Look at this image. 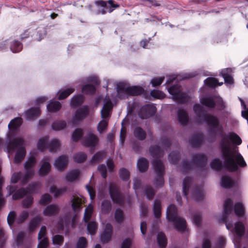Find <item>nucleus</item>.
Here are the masks:
<instances>
[{
    "instance_id": "obj_44",
    "label": "nucleus",
    "mask_w": 248,
    "mask_h": 248,
    "mask_svg": "<svg viewBox=\"0 0 248 248\" xmlns=\"http://www.w3.org/2000/svg\"><path fill=\"white\" fill-rule=\"evenodd\" d=\"M93 212V206L92 204H89L85 209L84 212V220L85 222H87L91 218Z\"/></svg>"
},
{
    "instance_id": "obj_41",
    "label": "nucleus",
    "mask_w": 248,
    "mask_h": 248,
    "mask_svg": "<svg viewBox=\"0 0 248 248\" xmlns=\"http://www.w3.org/2000/svg\"><path fill=\"white\" fill-rule=\"evenodd\" d=\"M61 143L59 140L57 139H52L48 144V149L50 152H56L60 147Z\"/></svg>"
},
{
    "instance_id": "obj_34",
    "label": "nucleus",
    "mask_w": 248,
    "mask_h": 248,
    "mask_svg": "<svg viewBox=\"0 0 248 248\" xmlns=\"http://www.w3.org/2000/svg\"><path fill=\"white\" fill-rule=\"evenodd\" d=\"M66 126V123L64 120H58L54 122L51 127L53 130L59 131L64 129Z\"/></svg>"
},
{
    "instance_id": "obj_40",
    "label": "nucleus",
    "mask_w": 248,
    "mask_h": 248,
    "mask_svg": "<svg viewBox=\"0 0 248 248\" xmlns=\"http://www.w3.org/2000/svg\"><path fill=\"white\" fill-rule=\"evenodd\" d=\"M66 190L67 187L66 186L61 188H57L56 186H52L50 188V192L54 194V196L55 197L62 195L63 193L66 192Z\"/></svg>"
},
{
    "instance_id": "obj_8",
    "label": "nucleus",
    "mask_w": 248,
    "mask_h": 248,
    "mask_svg": "<svg viewBox=\"0 0 248 248\" xmlns=\"http://www.w3.org/2000/svg\"><path fill=\"white\" fill-rule=\"evenodd\" d=\"M152 164L154 170L156 174L155 184L156 186H162L164 184V165L160 160L157 159L153 160Z\"/></svg>"
},
{
    "instance_id": "obj_10",
    "label": "nucleus",
    "mask_w": 248,
    "mask_h": 248,
    "mask_svg": "<svg viewBox=\"0 0 248 248\" xmlns=\"http://www.w3.org/2000/svg\"><path fill=\"white\" fill-rule=\"evenodd\" d=\"M36 163V158L35 156L32 155L30 156L24 164V169L25 173L23 176L22 182L23 183H27L29 180L34 175V170L33 167Z\"/></svg>"
},
{
    "instance_id": "obj_46",
    "label": "nucleus",
    "mask_w": 248,
    "mask_h": 248,
    "mask_svg": "<svg viewBox=\"0 0 248 248\" xmlns=\"http://www.w3.org/2000/svg\"><path fill=\"white\" fill-rule=\"evenodd\" d=\"M97 229V224L94 221H91L87 225V230L89 233L92 235H94Z\"/></svg>"
},
{
    "instance_id": "obj_54",
    "label": "nucleus",
    "mask_w": 248,
    "mask_h": 248,
    "mask_svg": "<svg viewBox=\"0 0 248 248\" xmlns=\"http://www.w3.org/2000/svg\"><path fill=\"white\" fill-rule=\"evenodd\" d=\"M74 88H68L65 90L61 92L58 97L59 100L63 99L69 96L71 93L74 92Z\"/></svg>"
},
{
    "instance_id": "obj_13",
    "label": "nucleus",
    "mask_w": 248,
    "mask_h": 248,
    "mask_svg": "<svg viewBox=\"0 0 248 248\" xmlns=\"http://www.w3.org/2000/svg\"><path fill=\"white\" fill-rule=\"evenodd\" d=\"M156 110V109L154 105L147 104L140 109L139 115L141 119H146L154 115Z\"/></svg>"
},
{
    "instance_id": "obj_15",
    "label": "nucleus",
    "mask_w": 248,
    "mask_h": 248,
    "mask_svg": "<svg viewBox=\"0 0 248 248\" xmlns=\"http://www.w3.org/2000/svg\"><path fill=\"white\" fill-rule=\"evenodd\" d=\"M39 243L37 248H46L48 245V238L46 236V228L45 226H42L38 233Z\"/></svg>"
},
{
    "instance_id": "obj_35",
    "label": "nucleus",
    "mask_w": 248,
    "mask_h": 248,
    "mask_svg": "<svg viewBox=\"0 0 248 248\" xmlns=\"http://www.w3.org/2000/svg\"><path fill=\"white\" fill-rule=\"evenodd\" d=\"M61 108V104L58 101H51L47 106L48 111L55 112Z\"/></svg>"
},
{
    "instance_id": "obj_5",
    "label": "nucleus",
    "mask_w": 248,
    "mask_h": 248,
    "mask_svg": "<svg viewBox=\"0 0 248 248\" xmlns=\"http://www.w3.org/2000/svg\"><path fill=\"white\" fill-rule=\"evenodd\" d=\"M167 218L168 220L173 223L175 228L180 232H183L186 229V221L177 214L176 207L170 205L167 209Z\"/></svg>"
},
{
    "instance_id": "obj_36",
    "label": "nucleus",
    "mask_w": 248,
    "mask_h": 248,
    "mask_svg": "<svg viewBox=\"0 0 248 248\" xmlns=\"http://www.w3.org/2000/svg\"><path fill=\"white\" fill-rule=\"evenodd\" d=\"M111 209V204L109 201L104 200L101 204V213L102 214H107L109 213Z\"/></svg>"
},
{
    "instance_id": "obj_52",
    "label": "nucleus",
    "mask_w": 248,
    "mask_h": 248,
    "mask_svg": "<svg viewBox=\"0 0 248 248\" xmlns=\"http://www.w3.org/2000/svg\"><path fill=\"white\" fill-rule=\"evenodd\" d=\"M234 211L235 214L238 216H241L244 213V208L242 203L238 202L234 206Z\"/></svg>"
},
{
    "instance_id": "obj_6",
    "label": "nucleus",
    "mask_w": 248,
    "mask_h": 248,
    "mask_svg": "<svg viewBox=\"0 0 248 248\" xmlns=\"http://www.w3.org/2000/svg\"><path fill=\"white\" fill-rule=\"evenodd\" d=\"M118 96L122 99L127 95H138L143 92L142 88L139 86H129L124 83H119L117 86Z\"/></svg>"
},
{
    "instance_id": "obj_3",
    "label": "nucleus",
    "mask_w": 248,
    "mask_h": 248,
    "mask_svg": "<svg viewBox=\"0 0 248 248\" xmlns=\"http://www.w3.org/2000/svg\"><path fill=\"white\" fill-rule=\"evenodd\" d=\"M193 109L199 118H204V120L209 126L211 135L216 136L217 134L221 133L222 127L216 117L209 114L204 115V108L200 104L195 105Z\"/></svg>"
},
{
    "instance_id": "obj_22",
    "label": "nucleus",
    "mask_w": 248,
    "mask_h": 248,
    "mask_svg": "<svg viewBox=\"0 0 248 248\" xmlns=\"http://www.w3.org/2000/svg\"><path fill=\"white\" fill-rule=\"evenodd\" d=\"M84 199L81 196H73L71 199L72 207L75 212H78L81 209V205Z\"/></svg>"
},
{
    "instance_id": "obj_60",
    "label": "nucleus",
    "mask_w": 248,
    "mask_h": 248,
    "mask_svg": "<svg viewBox=\"0 0 248 248\" xmlns=\"http://www.w3.org/2000/svg\"><path fill=\"white\" fill-rule=\"evenodd\" d=\"M11 50L15 53L20 51L22 48V44L18 41L14 42L11 45Z\"/></svg>"
},
{
    "instance_id": "obj_12",
    "label": "nucleus",
    "mask_w": 248,
    "mask_h": 248,
    "mask_svg": "<svg viewBox=\"0 0 248 248\" xmlns=\"http://www.w3.org/2000/svg\"><path fill=\"white\" fill-rule=\"evenodd\" d=\"M29 213L27 211H22L18 216L16 217V213L14 211H11L7 217V221L9 225L11 226L14 221L17 224L24 222L29 217Z\"/></svg>"
},
{
    "instance_id": "obj_27",
    "label": "nucleus",
    "mask_w": 248,
    "mask_h": 248,
    "mask_svg": "<svg viewBox=\"0 0 248 248\" xmlns=\"http://www.w3.org/2000/svg\"><path fill=\"white\" fill-rule=\"evenodd\" d=\"M203 137L200 134H196L193 136L190 140L191 145L194 147H199L202 143Z\"/></svg>"
},
{
    "instance_id": "obj_37",
    "label": "nucleus",
    "mask_w": 248,
    "mask_h": 248,
    "mask_svg": "<svg viewBox=\"0 0 248 248\" xmlns=\"http://www.w3.org/2000/svg\"><path fill=\"white\" fill-rule=\"evenodd\" d=\"M192 179L190 177L186 176L185 178L183 183V192L185 196L188 194L189 188L191 186Z\"/></svg>"
},
{
    "instance_id": "obj_20",
    "label": "nucleus",
    "mask_w": 248,
    "mask_h": 248,
    "mask_svg": "<svg viewBox=\"0 0 248 248\" xmlns=\"http://www.w3.org/2000/svg\"><path fill=\"white\" fill-rule=\"evenodd\" d=\"M68 163V157L65 155H62L56 159L54 166L57 170L62 171L66 168Z\"/></svg>"
},
{
    "instance_id": "obj_38",
    "label": "nucleus",
    "mask_w": 248,
    "mask_h": 248,
    "mask_svg": "<svg viewBox=\"0 0 248 248\" xmlns=\"http://www.w3.org/2000/svg\"><path fill=\"white\" fill-rule=\"evenodd\" d=\"M135 137L139 140H143L145 139L146 135L145 131L140 127H137L134 131Z\"/></svg>"
},
{
    "instance_id": "obj_63",
    "label": "nucleus",
    "mask_w": 248,
    "mask_h": 248,
    "mask_svg": "<svg viewBox=\"0 0 248 248\" xmlns=\"http://www.w3.org/2000/svg\"><path fill=\"white\" fill-rule=\"evenodd\" d=\"M144 193L147 198L151 200L155 194V191L151 186H148L145 188Z\"/></svg>"
},
{
    "instance_id": "obj_43",
    "label": "nucleus",
    "mask_w": 248,
    "mask_h": 248,
    "mask_svg": "<svg viewBox=\"0 0 248 248\" xmlns=\"http://www.w3.org/2000/svg\"><path fill=\"white\" fill-rule=\"evenodd\" d=\"M95 4L97 6H100L102 8V9L98 10L97 14L104 15L107 13L106 9H107V4L106 1L98 0L95 2Z\"/></svg>"
},
{
    "instance_id": "obj_39",
    "label": "nucleus",
    "mask_w": 248,
    "mask_h": 248,
    "mask_svg": "<svg viewBox=\"0 0 248 248\" xmlns=\"http://www.w3.org/2000/svg\"><path fill=\"white\" fill-rule=\"evenodd\" d=\"M43 218L40 216H37L33 218L30 221V230L31 232H32L40 223L42 222Z\"/></svg>"
},
{
    "instance_id": "obj_58",
    "label": "nucleus",
    "mask_w": 248,
    "mask_h": 248,
    "mask_svg": "<svg viewBox=\"0 0 248 248\" xmlns=\"http://www.w3.org/2000/svg\"><path fill=\"white\" fill-rule=\"evenodd\" d=\"M33 202V198L31 196H28L24 199L22 202L24 208H28L31 206Z\"/></svg>"
},
{
    "instance_id": "obj_14",
    "label": "nucleus",
    "mask_w": 248,
    "mask_h": 248,
    "mask_svg": "<svg viewBox=\"0 0 248 248\" xmlns=\"http://www.w3.org/2000/svg\"><path fill=\"white\" fill-rule=\"evenodd\" d=\"M109 193L112 201L118 204H122L124 202V198L120 193L116 185L112 184L109 186Z\"/></svg>"
},
{
    "instance_id": "obj_23",
    "label": "nucleus",
    "mask_w": 248,
    "mask_h": 248,
    "mask_svg": "<svg viewBox=\"0 0 248 248\" xmlns=\"http://www.w3.org/2000/svg\"><path fill=\"white\" fill-rule=\"evenodd\" d=\"M59 212V208L56 204L48 205L44 210L43 214L45 216L51 217L56 215Z\"/></svg>"
},
{
    "instance_id": "obj_62",
    "label": "nucleus",
    "mask_w": 248,
    "mask_h": 248,
    "mask_svg": "<svg viewBox=\"0 0 248 248\" xmlns=\"http://www.w3.org/2000/svg\"><path fill=\"white\" fill-rule=\"evenodd\" d=\"M211 166L213 169L219 170L222 166V162L219 159H215L211 162Z\"/></svg>"
},
{
    "instance_id": "obj_32",
    "label": "nucleus",
    "mask_w": 248,
    "mask_h": 248,
    "mask_svg": "<svg viewBox=\"0 0 248 248\" xmlns=\"http://www.w3.org/2000/svg\"><path fill=\"white\" fill-rule=\"evenodd\" d=\"M151 155L154 158H158L163 155V151L157 146H152L149 149Z\"/></svg>"
},
{
    "instance_id": "obj_1",
    "label": "nucleus",
    "mask_w": 248,
    "mask_h": 248,
    "mask_svg": "<svg viewBox=\"0 0 248 248\" xmlns=\"http://www.w3.org/2000/svg\"><path fill=\"white\" fill-rule=\"evenodd\" d=\"M231 141L237 145H240L242 140L240 138L234 133H231L224 137L221 140V147L224 166L228 170L233 171L237 169L238 165L241 167L245 166L246 163L235 149H232Z\"/></svg>"
},
{
    "instance_id": "obj_48",
    "label": "nucleus",
    "mask_w": 248,
    "mask_h": 248,
    "mask_svg": "<svg viewBox=\"0 0 248 248\" xmlns=\"http://www.w3.org/2000/svg\"><path fill=\"white\" fill-rule=\"evenodd\" d=\"M105 156V154L103 152H99L95 154L92 158L91 162L92 163H96L102 160Z\"/></svg>"
},
{
    "instance_id": "obj_28",
    "label": "nucleus",
    "mask_w": 248,
    "mask_h": 248,
    "mask_svg": "<svg viewBox=\"0 0 248 248\" xmlns=\"http://www.w3.org/2000/svg\"><path fill=\"white\" fill-rule=\"evenodd\" d=\"M149 163L148 160L143 157H141L137 161V167L140 172H144L147 170Z\"/></svg>"
},
{
    "instance_id": "obj_31",
    "label": "nucleus",
    "mask_w": 248,
    "mask_h": 248,
    "mask_svg": "<svg viewBox=\"0 0 248 248\" xmlns=\"http://www.w3.org/2000/svg\"><path fill=\"white\" fill-rule=\"evenodd\" d=\"M234 184L233 180L228 175H223L221 181V185L225 188L231 187Z\"/></svg>"
},
{
    "instance_id": "obj_33",
    "label": "nucleus",
    "mask_w": 248,
    "mask_h": 248,
    "mask_svg": "<svg viewBox=\"0 0 248 248\" xmlns=\"http://www.w3.org/2000/svg\"><path fill=\"white\" fill-rule=\"evenodd\" d=\"M79 175V171L78 170H71L66 175V180L70 182H72L78 179Z\"/></svg>"
},
{
    "instance_id": "obj_25",
    "label": "nucleus",
    "mask_w": 248,
    "mask_h": 248,
    "mask_svg": "<svg viewBox=\"0 0 248 248\" xmlns=\"http://www.w3.org/2000/svg\"><path fill=\"white\" fill-rule=\"evenodd\" d=\"M40 114V110L38 108H32L25 112V115L27 120H31Z\"/></svg>"
},
{
    "instance_id": "obj_64",
    "label": "nucleus",
    "mask_w": 248,
    "mask_h": 248,
    "mask_svg": "<svg viewBox=\"0 0 248 248\" xmlns=\"http://www.w3.org/2000/svg\"><path fill=\"white\" fill-rule=\"evenodd\" d=\"M26 234L24 232H20L16 237V243L18 246H20L23 244L24 239L25 238Z\"/></svg>"
},
{
    "instance_id": "obj_29",
    "label": "nucleus",
    "mask_w": 248,
    "mask_h": 248,
    "mask_svg": "<svg viewBox=\"0 0 248 248\" xmlns=\"http://www.w3.org/2000/svg\"><path fill=\"white\" fill-rule=\"evenodd\" d=\"M48 137L46 136L41 138L39 140L37 144V148L39 150L43 151L46 148H48Z\"/></svg>"
},
{
    "instance_id": "obj_59",
    "label": "nucleus",
    "mask_w": 248,
    "mask_h": 248,
    "mask_svg": "<svg viewBox=\"0 0 248 248\" xmlns=\"http://www.w3.org/2000/svg\"><path fill=\"white\" fill-rule=\"evenodd\" d=\"M82 131L81 129L77 128L73 133L72 139L73 141L76 142L78 141L82 135Z\"/></svg>"
},
{
    "instance_id": "obj_17",
    "label": "nucleus",
    "mask_w": 248,
    "mask_h": 248,
    "mask_svg": "<svg viewBox=\"0 0 248 248\" xmlns=\"http://www.w3.org/2000/svg\"><path fill=\"white\" fill-rule=\"evenodd\" d=\"M89 113V108L87 106H83L78 108L76 112L72 119V123L77 124L79 121L85 118Z\"/></svg>"
},
{
    "instance_id": "obj_30",
    "label": "nucleus",
    "mask_w": 248,
    "mask_h": 248,
    "mask_svg": "<svg viewBox=\"0 0 248 248\" xmlns=\"http://www.w3.org/2000/svg\"><path fill=\"white\" fill-rule=\"evenodd\" d=\"M156 239L160 248H165L166 247L167 240L164 233L162 232H158L156 236Z\"/></svg>"
},
{
    "instance_id": "obj_7",
    "label": "nucleus",
    "mask_w": 248,
    "mask_h": 248,
    "mask_svg": "<svg viewBox=\"0 0 248 248\" xmlns=\"http://www.w3.org/2000/svg\"><path fill=\"white\" fill-rule=\"evenodd\" d=\"M201 102L203 105L210 108H214L217 104V108L223 109L225 108V103L221 97L218 95L206 96L201 99Z\"/></svg>"
},
{
    "instance_id": "obj_42",
    "label": "nucleus",
    "mask_w": 248,
    "mask_h": 248,
    "mask_svg": "<svg viewBox=\"0 0 248 248\" xmlns=\"http://www.w3.org/2000/svg\"><path fill=\"white\" fill-rule=\"evenodd\" d=\"M84 97L82 95H78L73 97L71 101V105L75 108L81 104L83 102Z\"/></svg>"
},
{
    "instance_id": "obj_50",
    "label": "nucleus",
    "mask_w": 248,
    "mask_h": 248,
    "mask_svg": "<svg viewBox=\"0 0 248 248\" xmlns=\"http://www.w3.org/2000/svg\"><path fill=\"white\" fill-rule=\"evenodd\" d=\"M204 83L207 86L213 87H215L217 84L218 85H221L223 82L218 83L217 79L214 78H208L204 80Z\"/></svg>"
},
{
    "instance_id": "obj_19",
    "label": "nucleus",
    "mask_w": 248,
    "mask_h": 248,
    "mask_svg": "<svg viewBox=\"0 0 248 248\" xmlns=\"http://www.w3.org/2000/svg\"><path fill=\"white\" fill-rule=\"evenodd\" d=\"M50 159L49 157H45L41 162V167L39 170V174L40 176L46 175L50 171L51 165Z\"/></svg>"
},
{
    "instance_id": "obj_11",
    "label": "nucleus",
    "mask_w": 248,
    "mask_h": 248,
    "mask_svg": "<svg viewBox=\"0 0 248 248\" xmlns=\"http://www.w3.org/2000/svg\"><path fill=\"white\" fill-rule=\"evenodd\" d=\"M168 92L172 95L174 100L179 103H184L188 101L189 97L186 93L181 91L180 86L174 85L168 89Z\"/></svg>"
},
{
    "instance_id": "obj_9",
    "label": "nucleus",
    "mask_w": 248,
    "mask_h": 248,
    "mask_svg": "<svg viewBox=\"0 0 248 248\" xmlns=\"http://www.w3.org/2000/svg\"><path fill=\"white\" fill-rule=\"evenodd\" d=\"M207 157L202 154H195L192 156V161L191 163H189L186 161H184L182 165V170L183 171H187L194 165L204 166L206 164Z\"/></svg>"
},
{
    "instance_id": "obj_18",
    "label": "nucleus",
    "mask_w": 248,
    "mask_h": 248,
    "mask_svg": "<svg viewBox=\"0 0 248 248\" xmlns=\"http://www.w3.org/2000/svg\"><path fill=\"white\" fill-rule=\"evenodd\" d=\"M98 141V139L97 137L92 133H89L82 140V143L84 146L91 147H95L97 145Z\"/></svg>"
},
{
    "instance_id": "obj_47",
    "label": "nucleus",
    "mask_w": 248,
    "mask_h": 248,
    "mask_svg": "<svg viewBox=\"0 0 248 248\" xmlns=\"http://www.w3.org/2000/svg\"><path fill=\"white\" fill-rule=\"evenodd\" d=\"M22 123V119L20 118H16L12 120L8 124L9 129H16L19 127Z\"/></svg>"
},
{
    "instance_id": "obj_61",
    "label": "nucleus",
    "mask_w": 248,
    "mask_h": 248,
    "mask_svg": "<svg viewBox=\"0 0 248 248\" xmlns=\"http://www.w3.org/2000/svg\"><path fill=\"white\" fill-rule=\"evenodd\" d=\"M82 92L88 94H93L94 93L95 87L90 84H87L82 87Z\"/></svg>"
},
{
    "instance_id": "obj_53",
    "label": "nucleus",
    "mask_w": 248,
    "mask_h": 248,
    "mask_svg": "<svg viewBox=\"0 0 248 248\" xmlns=\"http://www.w3.org/2000/svg\"><path fill=\"white\" fill-rule=\"evenodd\" d=\"M180 158V154L177 152L171 153L169 155V160L170 163L176 164Z\"/></svg>"
},
{
    "instance_id": "obj_57",
    "label": "nucleus",
    "mask_w": 248,
    "mask_h": 248,
    "mask_svg": "<svg viewBox=\"0 0 248 248\" xmlns=\"http://www.w3.org/2000/svg\"><path fill=\"white\" fill-rule=\"evenodd\" d=\"M23 176H22V173L21 172H15L12 175L11 181L13 183H17L18 180H21V183L22 184H25V183H23L22 182V178Z\"/></svg>"
},
{
    "instance_id": "obj_55",
    "label": "nucleus",
    "mask_w": 248,
    "mask_h": 248,
    "mask_svg": "<svg viewBox=\"0 0 248 248\" xmlns=\"http://www.w3.org/2000/svg\"><path fill=\"white\" fill-rule=\"evenodd\" d=\"M52 242L55 245L61 246L64 241V238L62 235L59 234L55 235L52 237Z\"/></svg>"
},
{
    "instance_id": "obj_2",
    "label": "nucleus",
    "mask_w": 248,
    "mask_h": 248,
    "mask_svg": "<svg viewBox=\"0 0 248 248\" xmlns=\"http://www.w3.org/2000/svg\"><path fill=\"white\" fill-rule=\"evenodd\" d=\"M25 141L21 137H17L13 140L8 138V140L6 142V150L8 153H13L17 149L14 158L15 163L19 164L24 159L26 151L24 145Z\"/></svg>"
},
{
    "instance_id": "obj_56",
    "label": "nucleus",
    "mask_w": 248,
    "mask_h": 248,
    "mask_svg": "<svg viewBox=\"0 0 248 248\" xmlns=\"http://www.w3.org/2000/svg\"><path fill=\"white\" fill-rule=\"evenodd\" d=\"M124 215L122 210L117 209L115 213V219L117 223H121L124 219Z\"/></svg>"
},
{
    "instance_id": "obj_26",
    "label": "nucleus",
    "mask_w": 248,
    "mask_h": 248,
    "mask_svg": "<svg viewBox=\"0 0 248 248\" xmlns=\"http://www.w3.org/2000/svg\"><path fill=\"white\" fill-rule=\"evenodd\" d=\"M178 118L179 122L183 125H186L189 119L187 113L183 109H179L178 110Z\"/></svg>"
},
{
    "instance_id": "obj_24",
    "label": "nucleus",
    "mask_w": 248,
    "mask_h": 248,
    "mask_svg": "<svg viewBox=\"0 0 248 248\" xmlns=\"http://www.w3.org/2000/svg\"><path fill=\"white\" fill-rule=\"evenodd\" d=\"M112 235V226L108 223L106 225L105 229L103 233L101 236V241L104 243L109 241Z\"/></svg>"
},
{
    "instance_id": "obj_45",
    "label": "nucleus",
    "mask_w": 248,
    "mask_h": 248,
    "mask_svg": "<svg viewBox=\"0 0 248 248\" xmlns=\"http://www.w3.org/2000/svg\"><path fill=\"white\" fill-rule=\"evenodd\" d=\"M153 210L155 216L157 218L161 216V204L159 201H155Z\"/></svg>"
},
{
    "instance_id": "obj_4",
    "label": "nucleus",
    "mask_w": 248,
    "mask_h": 248,
    "mask_svg": "<svg viewBox=\"0 0 248 248\" xmlns=\"http://www.w3.org/2000/svg\"><path fill=\"white\" fill-rule=\"evenodd\" d=\"M112 105L110 99L106 97L104 100V104L101 110V116L103 119L98 124L97 129L100 133L106 131L108 124V120L110 116Z\"/></svg>"
},
{
    "instance_id": "obj_51",
    "label": "nucleus",
    "mask_w": 248,
    "mask_h": 248,
    "mask_svg": "<svg viewBox=\"0 0 248 248\" xmlns=\"http://www.w3.org/2000/svg\"><path fill=\"white\" fill-rule=\"evenodd\" d=\"M87 158L86 154L83 152H79L76 154L74 157V161L77 163H81L84 162Z\"/></svg>"
},
{
    "instance_id": "obj_49",
    "label": "nucleus",
    "mask_w": 248,
    "mask_h": 248,
    "mask_svg": "<svg viewBox=\"0 0 248 248\" xmlns=\"http://www.w3.org/2000/svg\"><path fill=\"white\" fill-rule=\"evenodd\" d=\"M232 205V202L231 199H228L225 201L224 205V211L225 214L229 215L231 213Z\"/></svg>"
},
{
    "instance_id": "obj_16",
    "label": "nucleus",
    "mask_w": 248,
    "mask_h": 248,
    "mask_svg": "<svg viewBox=\"0 0 248 248\" xmlns=\"http://www.w3.org/2000/svg\"><path fill=\"white\" fill-rule=\"evenodd\" d=\"M234 230L237 236L233 240V243L235 248H240L239 245L240 238L244 232V225L241 222H237L235 225Z\"/></svg>"
},
{
    "instance_id": "obj_21",
    "label": "nucleus",
    "mask_w": 248,
    "mask_h": 248,
    "mask_svg": "<svg viewBox=\"0 0 248 248\" xmlns=\"http://www.w3.org/2000/svg\"><path fill=\"white\" fill-rule=\"evenodd\" d=\"M205 193L202 186H196L193 188L191 191L192 198L195 201H199L204 197Z\"/></svg>"
}]
</instances>
